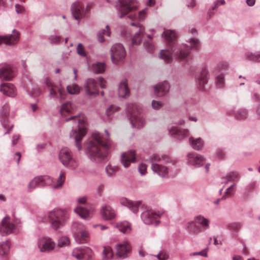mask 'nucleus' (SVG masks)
Returning <instances> with one entry per match:
<instances>
[{
	"mask_svg": "<svg viewBox=\"0 0 260 260\" xmlns=\"http://www.w3.org/2000/svg\"><path fill=\"white\" fill-rule=\"evenodd\" d=\"M105 133L107 138L99 133H93L91 140L88 144V154L93 161L100 162L105 159L112 147V142L109 138L110 134L107 130Z\"/></svg>",
	"mask_w": 260,
	"mask_h": 260,
	"instance_id": "obj_1",
	"label": "nucleus"
},
{
	"mask_svg": "<svg viewBox=\"0 0 260 260\" xmlns=\"http://www.w3.org/2000/svg\"><path fill=\"white\" fill-rule=\"evenodd\" d=\"M66 122L73 121L77 123V130H74L72 135L75 138L76 146L78 150L82 149L81 141L86 133V119L84 115L78 114L73 115L74 114V108L70 102H66Z\"/></svg>",
	"mask_w": 260,
	"mask_h": 260,
	"instance_id": "obj_2",
	"label": "nucleus"
},
{
	"mask_svg": "<svg viewBox=\"0 0 260 260\" xmlns=\"http://www.w3.org/2000/svg\"><path fill=\"white\" fill-rule=\"evenodd\" d=\"M51 228L57 234L63 232L65 225V212L61 209H55L48 213Z\"/></svg>",
	"mask_w": 260,
	"mask_h": 260,
	"instance_id": "obj_3",
	"label": "nucleus"
},
{
	"mask_svg": "<svg viewBox=\"0 0 260 260\" xmlns=\"http://www.w3.org/2000/svg\"><path fill=\"white\" fill-rule=\"evenodd\" d=\"M44 83L49 88V96L59 99L61 105L58 107L60 115L64 117L65 112V93L63 87L60 84L59 86L54 85L49 78L44 79Z\"/></svg>",
	"mask_w": 260,
	"mask_h": 260,
	"instance_id": "obj_4",
	"label": "nucleus"
},
{
	"mask_svg": "<svg viewBox=\"0 0 260 260\" xmlns=\"http://www.w3.org/2000/svg\"><path fill=\"white\" fill-rule=\"evenodd\" d=\"M127 111L129 115L131 123L134 127L140 128L144 125L145 120L140 115V108L136 104H128Z\"/></svg>",
	"mask_w": 260,
	"mask_h": 260,
	"instance_id": "obj_5",
	"label": "nucleus"
},
{
	"mask_svg": "<svg viewBox=\"0 0 260 260\" xmlns=\"http://www.w3.org/2000/svg\"><path fill=\"white\" fill-rule=\"evenodd\" d=\"M146 161L151 164V169L154 172L162 177L167 176L168 174V168L161 164L157 163V162L162 161L159 155L153 154L150 156Z\"/></svg>",
	"mask_w": 260,
	"mask_h": 260,
	"instance_id": "obj_6",
	"label": "nucleus"
},
{
	"mask_svg": "<svg viewBox=\"0 0 260 260\" xmlns=\"http://www.w3.org/2000/svg\"><path fill=\"white\" fill-rule=\"evenodd\" d=\"M126 56L125 50L120 44H116L111 49V57L114 63L123 62Z\"/></svg>",
	"mask_w": 260,
	"mask_h": 260,
	"instance_id": "obj_7",
	"label": "nucleus"
},
{
	"mask_svg": "<svg viewBox=\"0 0 260 260\" xmlns=\"http://www.w3.org/2000/svg\"><path fill=\"white\" fill-rule=\"evenodd\" d=\"M71 255L78 260H92L93 252L88 247H80L73 249Z\"/></svg>",
	"mask_w": 260,
	"mask_h": 260,
	"instance_id": "obj_8",
	"label": "nucleus"
},
{
	"mask_svg": "<svg viewBox=\"0 0 260 260\" xmlns=\"http://www.w3.org/2000/svg\"><path fill=\"white\" fill-rule=\"evenodd\" d=\"M55 245L52 239L47 236H42L38 239L37 245L41 252H48L53 250Z\"/></svg>",
	"mask_w": 260,
	"mask_h": 260,
	"instance_id": "obj_9",
	"label": "nucleus"
},
{
	"mask_svg": "<svg viewBox=\"0 0 260 260\" xmlns=\"http://www.w3.org/2000/svg\"><path fill=\"white\" fill-rule=\"evenodd\" d=\"M9 106L8 104H5L1 108L0 110V114L1 117V123L3 127L6 129L4 134H8L12 131L13 125L10 124L8 120L7 119L9 116Z\"/></svg>",
	"mask_w": 260,
	"mask_h": 260,
	"instance_id": "obj_10",
	"label": "nucleus"
},
{
	"mask_svg": "<svg viewBox=\"0 0 260 260\" xmlns=\"http://www.w3.org/2000/svg\"><path fill=\"white\" fill-rule=\"evenodd\" d=\"M19 32L16 29H14L11 34L0 36V45L2 44H4L10 46H14L19 42Z\"/></svg>",
	"mask_w": 260,
	"mask_h": 260,
	"instance_id": "obj_11",
	"label": "nucleus"
},
{
	"mask_svg": "<svg viewBox=\"0 0 260 260\" xmlns=\"http://www.w3.org/2000/svg\"><path fill=\"white\" fill-rule=\"evenodd\" d=\"M119 3L118 9L120 13V17L124 16L129 12L133 11L137 8L135 0H119Z\"/></svg>",
	"mask_w": 260,
	"mask_h": 260,
	"instance_id": "obj_12",
	"label": "nucleus"
},
{
	"mask_svg": "<svg viewBox=\"0 0 260 260\" xmlns=\"http://www.w3.org/2000/svg\"><path fill=\"white\" fill-rule=\"evenodd\" d=\"M114 249L116 256L123 259L129 256L132 248L127 242L123 241L116 244Z\"/></svg>",
	"mask_w": 260,
	"mask_h": 260,
	"instance_id": "obj_13",
	"label": "nucleus"
},
{
	"mask_svg": "<svg viewBox=\"0 0 260 260\" xmlns=\"http://www.w3.org/2000/svg\"><path fill=\"white\" fill-rule=\"evenodd\" d=\"M160 215L157 214L155 212L152 210H146L141 214V219L146 224H150L155 223L157 225L159 221L157 220Z\"/></svg>",
	"mask_w": 260,
	"mask_h": 260,
	"instance_id": "obj_14",
	"label": "nucleus"
},
{
	"mask_svg": "<svg viewBox=\"0 0 260 260\" xmlns=\"http://www.w3.org/2000/svg\"><path fill=\"white\" fill-rule=\"evenodd\" d=\"M15 229V225L10 221L9 217H5L0 224V234L4 236L12 233Z\"/></svg>",
	"mask_w": 260,
	"mask_h": 260,
	"instance_id": "obj_15",
	"label": "nucleus"
},
{
	"mask_svg": "<svg viewBox=\"0 0 260 260\" xmlns=\"http://www.w3.org/2000/svg\"><path fill=\"white\" fill-rule=\"evenodd\" d=\"M71 11L73 16L76 20L82 18L85 16L86 13L84 7L79 2H76L72 5Z\"/></svg>",
	"mask_w": 260,
	"mask_h": 260,
	"instance_id": "obj_16",
	"label": "nucleus"
},
{
	"mask_svg": "<svg viewBox=\"0 0 260 260\" xmlns=\"http://www.w3.org/2000/svg\"><path fill=\"white\" fill-rule=\"evenodd\" d=\"M85 88L87 93L90 96H95L99 93L98 83L93 79L87 80Z\"/></svg>",
	"mask_w": 260,
	"mask_h": 260,
	"instance_id": "obj_17",
	"label": "nucleus"
},
{
	"mask_svg": "<svg viewBox=\"0 0 260 260\" xmlns=\"http://www.w3.org/2000/svg\"><path fill=\"white\" fill-rule=\"evenodd\" d=\"M136 160V152L135 151L130 150L123 153L121 155V161L125 168L129 167L130 164L134 162Z\"/></svg>",
	"mask_w": 260,
	"mask_h": 260,
	"instance_id": "obj_18",
	"label": "nucleus"
},
{
	"mask_svg": "<svg viewBox=\"0 0 260 260\" xmlns=\"http://www.w3.org/2000/svg\"><path fill=\"white\" fill-rule=\"evenodd\" d=\"M169 88L170 85L167 81L160 82L154 87V93L158 96H164L168 92Z\"/></svg>",
	"mask_w": 260,
	"mask_h": 260,
	"instance_id": "obj_19",
	"label": "nucleus"
},
{
	"mask_svg": "<svg viewBox=\"0 0 260 260\" xmlns=\"http://www.w3.org/2000/svg\"><path fill=\"white\" fill-rule=\"evenodd\" d=\"M187 156L188 162L193 166H202L205 162L204 158L195 152L189 153Z\"/></svg>",
	"mask_w": 260,
	"mask_h": 260,
	"instance_id": "obj_20",
	"label": "nucleus"
},
{
	"mask_svg": "<svg viewBox=\"0 0 260 260\" xmlns=\"http://www.w3.org/2000/svg\"><path fill=\"white\" fill-rule=\"evenodd\" d=\"M0 91L10 97H14L16 95L15 87L11 83L2 84L0 85Z\"/></svg>",
	"mask_w": 260,
	"mask_h": 260,
	"instance_id": "obj_21",
	"label": "nucleus"
},
{
	"mask_svg": "<svg viewBox=\"0 0 260 260\" xmlns=\"http://www.w3.org/2000/svg\"><path fill=\"white\" fill-rule=\"evenodd\" d=\"M120 203L122 205L128 207L134 213H137L138 211L141 204L140 202H133L125 198H121Z\"/></svg>",
	"mask_w": 260,
	"mask_h": 260,
	"instance_id": "obj_22",
	"label": "nucleus"
},
{
	"mask_svg": "<svg viewBox=\"0 0 260 260\" xmlns=\"http://www.w3.org/2000/svg\"><path fill=\"white\" fill-rule=\"evenodd\" d=\"M131 25L133 26H136V29H137L138 32H136L132 40V44L133 45H138L141 41L142 38L143 36L144 28L142 25H140L139 23L138 25H136L134 22H132Z\"/></svg>",
	"mask_w": 260,
	"mask_h": 260,
	"instance_id": "obj_23",
	"label": "nucleus"
},
{
	"mask_svg": "<svg viewBox=\"0 0 260 260\" xmlns=\"http://www.w3.org/2000/svg\"><path fill=\"white\" fill-rule=\"evenodd\" d=\"M14 76L13 72L9 66L0 68V78L2 80H10Z\"/></svg>",
	"mask_w": 260,
	"mask_h": 260,
	"instance_id": "obj_24",
	"label": "nucleus"
},
{
	"mask_svg": "<svg viewBox=\"0 0 260 260\" xmlns=\"http://www.w3.org/2000/svg\"><path fill=\"white\" fill-rule=\"evenodd\" d=\"M171 135L174 136L177 139H181L187 137L189 135V131L187 129H180L177 127H173L170 130Z\"/></svg>",
	"mask_w": 260,
	"mask_h": 260,
	"instance_id": "obj_25",
	"label": "nucleus"
},
{
	"mask_svg": "<svg viewBox=\"0 0 260 260\" xmlns=\"http://www.w3.org/2000/svg\"><path fill=\"white\" fill-rule=\"evenodd\" d=\"M101 214L106 219L110 220L113 219L115 216L114 210L108 205H105L101 209Z\"/></svg>",
	"mask_w": 260,
	"mask_h": 260,
	"instance_id": "obj_26",
	"label": "nucleus"
},
{
	"mask_svg": "<svg viewBox=\"0 0 260 260\" xmlns=\"http://www.w3.org/2000/svg\"><path fill=\"white\" fill-rule=\"evenodd\" d=\"M173 51V47H170L168 49L162 50L159 53V57L166 62L170 63L173 59L172 54Z\"/></svg>",
	"mask_w": 260,
	"mask_h": 260,
	"instance_id": "obj_27",
	"label": "nucleus"
},
{
	"mask_svg": "<svg viewBox=\"0 0 260 260\" xmlns=\"http://www.w3.org/2000/svg\"><path fill=\"white\" fill-rule=\"evenodd\" d=\"M118 94L122 98H126L129 95V90L126 79H124L120 82L118 88Z\"/></svg>",
	"mask_w": 260,
	"mask_h": 260,
	"instance_id": "obj_28",
	"label": "nucleus"
},
{
	"mask_svg": "<svg viewBox=\"0 0 260 260\" xmlns=\"http://www.w3.org/2000/svg\"><path fill=\"white\" fill-rule=\"evenodd\" d=\"M75 211L82 218L84 219H89L92 217L91 212L90 210L80 206L75 209Z\"/></svg>",
	"mask_w": 260,
	"mask_h": 260,
	"instance_id": "obj_29",
	"label": "nucleus"
},
{
	"mask_svg": "<svg viewBox=\"0 0 260 260\" xmlns=\"http://www.w3.org/2000/svg\"><path fill=\"white\" fill-rule=\"evenodd\" d=\"M162 36L165 37L169 46H171L174 43V41L176 37V35L174 31L165 30Z\"/></svg>",
	"mask_w": 260,
	"mask_h": 260,
	"instance_id": "obj_30",
	"label": "nucleus"
},
{
	"mask_svg": "<svg viewBox=\"0 0 260 260\" xmlns=\"http://www.w3.org/2000/svg\"><path fill=\"white\" fill-rule=\"evenodd\" d=\"M191 48L186 46H182L179 50V52L176 53V55L179 60H183L186 58L189 54Z\"/></svg>",
	"mask_w": 260,
	"mask_h": 260,
	"instance_id": "obj_31",
	"label": "nucleus"
},
{
	"mask_svg": "<svg viewBox=\"0 0 260 260\" xmlns=\"http://www.w3.org/2000/svg\"><path fill=\"white\" fill-rule=\"evenodd\" d=\"M77 241L80 244L87 243L89 241V233L86 231H81L76 236Z\"/></svg>",
	"mask_w": 260,
	"mask_h": 260,
	"instance_id": "obj_32",
	"label": "nucleus"
},
{
	"mask_svg": "<svg viewBox=\"0 0 260 260\" xmlns=\"http://www.w3.org/2000/svg\"><path fill=\"white\" fill-rule=\"evenodd\" d=\"M195 225L200 224L204 230L207 229L209 227V220L201 215L196 216L194 219Z\"/></svg>",
	"mask_w": 260,
	"mask_h": 260,
	"instance_id": "obj_33",
	"label": "nucleus"
},
{
	"mask_svg": "<svg viewBox=\"0 0 260 260\" xmlns=\"http://www.w3.org/2000/svg\"><path fill=\"white\" fill-rule=\"evenodd\" d=\"M189 141L192 147L197 150L201 149L204 145V142L201 138L194 139L190 137Z\"/></svg>",
	"mask_w": 260,
	"mask_h": 260,
	"instance_id": "obj_34",
	"label": "nucleus"
},
{
	"mask_svg": "<svg viewBox=\"0 0 260 260\" xmlns=\"http://www.w3.org/2000/svg\"><path fill=\"white\" fill-rule=\"evenodd\" d=\"M240 178L239 174L237 172H231L228 174L224 178L223 183L226 184L229 182L234 183L237 182Z\"/></svg>",
	"mask_w": 260,
	"mask_h": 260,
	"instance_id": "obj_35",
	"label": "nucleus"
},
{
	"mask_svg": "<svg viewBox=\"0 0 260 260\" xmlns=\"http://www.w3.org/2000/svg\"><path fill=\"white\" fill-rule=\"evenodd\" d=\"M10 249V243L6 240L0 242V256H5L7 255Z\"/></svg>",
	"mask_w": 260,
	"mask_h": 260,
	"instance_id": "obj_36",
	"label": "nucleus"
},
{
	"mask_svg": "<svg viewBox=\"0 0 260 260\" xmlns=\"http://www.w3.org/2000/svg\"><path fill=\"white\" fill-rule=\"evenodd\" d=\"M40 180L41 186H50L52 188L53 186V179L49 176H39Z\"/></svg>",
	"mask_w": 260,
	"mask_h": 260,
	"instance_id": "obj_37",
	"label": "nucleus"
},
{
	"mask_svg": "<svg viewBox=\"0 0 260 260\" xmlns=\"http://www.w3.org/2000/svg\"><path fill=\"white\" fill-rule=\"evenodd\" d=\"M116 228L122 233H128L131 230V226L129 223L127 221H123L118 223L116 224Z\"/></svg>",
	"mask_w": 260,
	"mask_h": 260,
	"instance_id": "obj_38",
	"label": "nucleus"
},
{
	"mask_svg": "<svg viewBox=\"0 0 260 260\" xmlns=\"http://www.w3.org/2000/svg\"><path fill=\"white\" fill-rule=\"evenodd\" d=\"M208 71L206 68H203L201 72L200 76L198 78V82L201 87H203L204 85L207 82Z\"/></svg>",
	"mask_w": 260,
	"mask_h": 260,
	"instance_id": "obj_39",
	"label": "nucleus"
},
{
	"mask_svg": "<svg viewBox=\"0 0 260 260\" xmlns=\"http://www.w3.org/2000/svg\"><path fill=\"white\" fill-rule=\"evenodd\" d=\"M111 35V31L108 25H107L105 28L100 31L98 35V41L103 43L105 41L104 36L110 37Z\"/></svg>",
	"mask_w": 260,
	"mask_h": 260,
	"instance_id": "obj_40",
	"label": "nucleus"
},
{
	"mask_svg": "<svg viewBox=\"0 0 260 260\" xmlns=\"http://www.w3.org/2000/svg\"><path fill=\"white\" fill-rule=\"evenodd\" d=\"M38 186H41L40 180L39 177L34 178L29 182L27 186V191L29 192H31Z\"/></svg>",
	"mask_w": 260,
	"mask_h": 260,
	"instance_id": "obj_41",
	"label": "nucleus"
},
{
	"mask_svg": "<svg viewBox=\"0 0 260 260\" xmlns=\"http://www.w3.org/2000/svg\"><path fill=\"white\" fill-rule=\"evenodd\" d=\"M152 37L150 36H148V40L145 41L144 43V46L146 50L150 53H152L155 49L154 45L152 42Z\"/></svg>",
	"mask_w": 260,
	"mask_h": 260,
	"instance_id": "obj_42",
	"label": "nucleus"
},
{
	"mask_svg": "<svg viewBox=\"0 0 260 260\" xmlns=\"http://www.w3.org/2000/svg\"><path fill=\"white\" fill-rule=\"evenodd\" d=\"M92 69L96 73H102L105 70V64L102 62H96L92 64Z\"/></svg>",
	"mask_w": 260,
	"mask_h": 260,
	"instance_id": "obj_43",
	"label": "nucleus"
},
{
	"mask_svg": "<svg viewBox=\"0 0 260 260\" xmlns=\"http://www.w3.org/2000/svg\"><path fill=\"white\" fill-rule=\"evenodd\" d=\"M66 167L69 166L72 168L76 167L77 164L75 160L72 158V155L68 150L66 149Z\"/></svg>",
	"mask_w": 260,
	"mask_h": 260,
	"instance_id": "obj_44",
	"label": "nucleus"
},
{
	"mask_svg": "<svg viewBox=\"0 0 260 260\" xmlns=\"http://www.w3.org/2000/svg\"><path fill=\"white\" fill-rule=\"evenodd\" d=\"M64 177V173L63 172H61L56 182L55 183L53 181V186H52V188L57 189L61 187L62 186L64 182L63 180L62 179V178Z\"/></svg>",
	"mask_w": 260,
	"mask_h": 260,
	"instance_id": "obj_45",
	"label": "nucleus"
},
{
	"mask_svg": "<svg viewBox=\"0 0 260 260\" xmlns=\"http://www.w3.org/2000/svg\"><path fill=\"white\" fill-rule=\"evenodd\" d=\"M113 253L111 247L107 246L104 248L103 250L104 258L107 260H109L112 258Z\"/></svg>",
	"mask_w": 260,
	"mask_h": 260,
	"instance_id": "obj_46",
	"label": "nucleus"
},
{
	"mask_svg": "<svg viewBox=\"0 0 260 260\" xmlns=\"http://www.w3.org/2000/svg\"><path fill=\"white\" fill-rule=\"evenodd\" d=\"M236 183H233L230 187H229L224 194L222 199H225L226 198L231 197L235 192V188Z\"/></svg>",
	"mask_w": 260,
	"mask_h": 260,
	"instance_id": "obj_47",
	"label": "nucleus"
},
{
	"mask_svg": "<svg viewBox=\"0 0 260 260\" xmlns=\"http://www.w3.org/2000/svg\"><path fill=\"white\" fill-rule=\"evenodd\" d=\"M49 41L51 44L56 45L63 41V39L59 36L51 35L49 38Z\"/></svg>",
	"mask_w": 260,
	"mask_h": 260,
	"instance_id": "obj_48",
	"label": "nucleus"
},
{
	"mask_svg": "<svg viewBox=\"0 0 260 260\" xmlns=\"http://www.w3.org/2000/svg\"><path fill=\"white\" fill-rule=\"evenodd\" d=\"M67 89L70 94H77L79 93L80 88L76 84H73L67 86Z\"/></svg>",
	"mask_w": 260,
	"mask_h": 260,
	"instance_id": "obj_49",
	"label": "nucleus"
},
{
	"mask_svg": "<svg viewBox=\"0 0 260 260\" xmlns=\"http://www.w3.org/2000/svg\"><path fill=\"white\" fill-rule=\"evenodd\" d=\"M27 91L31 96H37L41 93V91L38 86H34L31 90L28 87Z\"/></svg>",
	"mask_w": 260,
	"mask_h": 260,
	"instance_id": "obj_50",
	"label": "nucleus"
},
{
	"mask_svg": "<svg viewBox=\"0 0 260 260\" xmlns=\"http://www.w3.org/2000/svg\"><path fill=\"white\" fill-rule=\"evenodd\" d=\"M246 57L250 60L260 62V52L255 54H247L246 55Z\"/></svg>",
	"mask_w": 260,
	"mask_h": 260,
	"instance_id": "obj_51",
	"label": "nucleus"
},
{
	"mask_svg": "<svg viewBox=\"0 0 260 260\" xmlns=\"http://www.w3.org/2000/svg\"><path fill=\"white\" fill-rule=\"evenodd\" d=\"M119 108L117 106L112 105L106 110V114L107 116H109L114 113L119 111Z\"/></svg>",
	"mask_w": 260,
	"mask_h": 260,
	"instance_id": "obj_52",
	"label": "nucleus"
},
{
	"mask_svg": "<svg viewBox=\"0 0 260 260\" xmlns=\"http://www.w3.org/2000/svg\"><path fill=\"white\" fill-rule=\"evenodd\" d=\"M241 228V225L239 222H233L229 224L228 228L229 230L233 231L239 230Z\"/></svg>",
	"mask_w": 260,
	"mask_h": 260,
	"instance_id": "obj_53",
	"label": "nucleus"
},
{
	"mask_svg": "<svg viewBox=\"0 0 260 260\" xmlns=\"http://www.w3.org/2000/svg\"><path fill=\"white\" fill-rule=\"evenodd\" d=\"M246 117L247 113L246 111L244 110L238 111L236 114V118L239 120L244 119L246 118Z\"/></svg>",
	"mask_w": 260,
	"mask_h": 260,
	"instance_id": "obj_54",
	"label": "nucleus"
},
{
	"mask_svg": "<svg viewBox=\"0 0 260 260\" xmlns=\"http://www.w3.org/2000/svg\"><path fill=\"white\" fill-rule=\"evenodd\" d=\"M169 256L168 253L165 251H161L156 255L158 260H167L169 258Z\"/></svg>",
	"mask_w": 260,
	"mask_h": 260,
	"instance_id": "obj_55",
	"label": "nucleus"
},
{
	"mask_svg": "<svg viewBox=\"0 0 260 260\" xmlns=\"http://www.w3.org/2000/svg\"><path fill=\"white\" fill-rule=\"evenodd\" d=\"M106 170L108 175L112 176L117 171V168H115L111 165H109L106 167Z\"/></svg>",
	"mask_w": 260,
	"mask_h": 260,
	"instance_id": "obj_56",
	"label": "nucleus"
},
{
	"mask_svg": "<svg viewBox=\"0 0 260 260\" xmlns=\"http://www.w3.org/2000/svg\"><path fill=\"white\" fill-rule=\"evenodd\" d=\"M58 157L61 161V162L63 165H65V149L62 148L60 151L59 154H58Z\"/></svg>",
	"mask_w": 260,
	"mask_h": 260,
	"instance_id": "obj_57",
	"label": "nucleus"
},
{
	"mask_svg": "<svg viewBox=\"0 0 260 260\" xmlns=\"http://www.w3.org/2000/svg\"><path fill=\"white\" fill-rule=\"evenodd\" d=\"M190 43L192 45V48L196 49H199L200 48V42L198 39H191L190 40Z\"/></svg>",
	"mask_w": 260,
	"mask_h": 260,
	"instance_id": "obj_58",
	"label": "nucleus"
},
{
	"mask_svg": "<svg viewBox=\"0 0 260 260\" xmlns=\"http://www.w3.org/2000/svg\"><path fill=\"white\" fill-rule=\"evenodd\" d=\"M151 105L153 109L155 110L159 109L162 106V104L161 102L156 101H153Z\"/></svg>",
	"mask_w": 260,
	"mask_h": 260,
	"instance_id": "obj_59",
	"label": "nucleus"
},
{
	"mask_svg": "<svg viewBox=\"0 0 260 260\" xmlns=\"http://www.w3.org/2000/svg\"><path fill=\"white\" fill-rule=\"evenodd\" d=\"M77 50L78 53L82 56H85V53L84 51V47L82 46L81 44H79L77 46Z\"/></svg>",
	"mask_w": 260,
	"mask_h": 260,
	"instance_id": "obj_60",
	"label": "nucleus"
},
{
	"mask_svg": "<svg viewBox=\"0 0 260 260\" xmlns=\"http://www.w3.org/2000/svg\"><path fill=\"white\" fill-rule=\"evenodd\" d=\"M147 166L144 164H141L139 167V171L141 175H145L146 173Z\"/></svg>",
	"mask_w": 260,
	"mask_h": 260,
	"instance_id": "obj_61",
	"label": "nucleus"
},
{
	"mask_svg": "<svg viewBox=\"0 0 260 260\" xmlns=\"http://www.w3.org/2000/svg\"><path fill=\"white\" fill-rule=\"evenodd\" d=\"M15 9L16 11L18 14H22L25 12V8L24 7L19 4H16L15 5Z\"/></svg>",
	"mask_w": 260,
	"mask_h": 260,
	"instance_id": "obj_62",
	"label": "nucleus"
},
{
	"mask_svg": "<svg viewBox=\"0 0 260 260\" xmlns=\"http://www.w3.org/2000/svg\"><path fill=\"white\" fill-rule=\"evenodd\" d=\"M217 84L219 87H222L223 85L224 80L223 77L221 75H219L216 78Z\"/></svg>",
	"mask_w": 260,
	"mask_h": 260,
	"instance_id": "obj_63",
	"label": "nucleus"
},
{
	"mask_svg": "<svg viewBox=\"0 0 260 260\" xmlns=\"http://www.w3.org/2000/svg\"><path fill=\"white\" fill-rule=\"evenodd\" d=\"M228 67V64L226 62H221L219 63L217 67V69L219 71H222L226 69Z\"/></svg>",
	"mask_w": 260,
	"mask_h": 260,
	"instance_id": "obj_64",
	"label": "nucleus"
}]
</instances>
